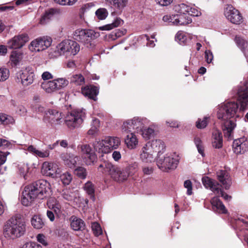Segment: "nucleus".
Returning a JSON list of instances; mask_svg holds the SVG:
<instances>
[{
    "label": "nucleus",
    "instance_id": "1",
    "mask_svg": "<svg viewBox=\"0 0 248 248\" xmlns=\"http://www.w3.org/2000/svg\"><path fill=\"white\" fill-rule=\"evenodd\" d=\"M238 104L235 102H227L218 107L217 116L221 120L222 128L225 136L231 138L232 133L236 127L235 119L238 114Z\"/></svg>",
    "mask_w": 248,
    "mask_h": 248
},
{
    "label": "nucleus",
    "instance_id": "2",
    "mask_svg": "<svg viewBox=\"0 0 248 248\" xmlns=\"http://www.w3.org/2000/svg\"><path fill=\"white\" fill-rule=\"evenodd\" d=\"M50 184L44 180H40L25 187L21 197V202L29 206L36 198L44 199L49 196Z\"/></svg>",
    "mask_w": 248,
    "mask_h": 248
},
{
    "label": "nucleus",
    "instance_id": "3",
    "mask_svg": "<svg viewBox=\"0 0 248 248\" xmlns=\"http://www.w3.org/2000/svg\"><path fill=\"white\" fill-rule=\"evenodd\" d=\"M26 232V224L20 215H16L4 224L3 234L8 240H15L23 236Z\"/></svg>",
    "mask_w": 248,
    "mask_h": 248
},
{
    "label": "nucleus",
    "instance_id": "4",
    "mask_svg": "<svg viewBox=\"0 0 248 248\" xmlns=\"http://www.w3.org/2000/svg\"><path fill=\"white\" fill-rule=\"evenodd\" d=\"M98 170L103 173H107L115 181L122 182L131 175L127 169H121L111 163L105 162L101 164Z\"/></svg>",
    "mask_w": 248,
    "mask_h": 248
},
{
    "label": "nucleus",
    "instance_id": "5",
    "mask_svg": "<svg viewBox=\"0 0 248 248\" xmlns=\"http://www.w3.org/2000/svg\"><path fill=\"white\" fill-rule=\"evenodd\" d=\"M97 34L93 30L86 29H77L73 34V38L82 43L86 47L93 48V40L96 37Z\"/></svg>",
    "mask_w": 248,
    "mask_h": 248
},
{
    "label": "nucleus",
    "instance_id": "6",
    "mask_svg": "<svg viewBox=\"0 0 248 248\" xmlns=\"http://www.w3.org/2000/svg\"><path fill=\"white\" fill-rule=\"evenodd\" d=\"M179 162L177 155L175 154L168 153L165 155H160L156 160L158 168L163 171L175 169Z\"/></svg>",
    "mask_w": 248,
    "mask_h": 248
},
{
    "label": "nucleus",
    "instance_id": "7",
    "mask_svg": "<svg viewBox=\"0 0 248 248\" xmlns=\"http://www.w3.org/2000/svg\"><path fill=\"white\" fill-rule=\"evenodd\" d=\"M85 115V113L83 110H74L67 115L65 123L70 128H76L82 123Z\"/></svg>",
    "mask_w": 248,
    "mask_h": 248
},
{
    "label": "nucleus",
    "instance_id": "8",
    "mask_svg": "<svg viewBox=\"0 0 248 248\" xmlns=\"http://www.w3.org/2000/svg\"><path fill=\"white\" fill-rule=\"evenodd\" d=\"M17 78L19 79L18 82H20L23 86H28L32 84L34 80V71L31 67L28 66L17 74Z\"/></svg>",
    "mask_w": 248,
    "mask_h": 248
},
{
    "label": "nucleus",
    "instance_id": "9",
    "mask_svg": "<svg viewBox=\"0 0 248 248\" xmlns=\"http://www.w3.org/2000/svg\"><path fill=\"white\" fill-rule=\"evenodd\" d=\"M51 43L52 39L50 37L43 36L31 41L29 47L31 51H40L48 48Z\"/></svg>",
    "mask_w": 248,
    "mask_h": 248
},
{
    "label": "nucleus",
    "instance_id": "10",
    "mask_svg": "<svg viewBox=\"0 0 248 248\" xmlns=\"http://www.w3.org/2000/svg\"><path fill=\"white\" fill-rule=\"evenodd\" d=\"M42 173L52 178H57L61 173L58 164L54 162H44L42 166Z\"/></svg>",
    "mask_w": 248,
    "mask_h": 248
},
{
    "label": "nucleus",
    "instance_id": "11",
    "mask_svg": "<svg viewBox=\"0 0 248 248\" xmlns=\"http://www.w3.org/2000/svg\"><path fill=\"white\" fill-rule=\"evenodd\" d=\"M224 15L232 23L240 24L243 22V17L238 10L232 5H228L225 9Z\"/></svg>",
    "mask_w": 248,
    "mask_h": 248
},
{
    "label": "nucleus",
    "instance_id": "12",
    "mask_svg": "<svg viewBox=\"0 0 248 248\" xmlns=\"http://www.w3.org/2000/svg\"><path fill=\"white\" fill-rule=\"evenodd\" d=\"M29 41V37L27 34H22L15 36L8 42L10 48L17 49L22 47Z\"/></svg>",
    "mask_w": 248,
    "mask_h": 248
},
{
    "label": "nucleus",
    "instance_id": "13",
    "mask_svg": "<svg viewBox=\"0 0 248 248\" xmlns=\"http://www.w3.org/2000/svg\"><path fill=\"white\" fill-rule=\"evenodd\" d=\"M234 152L236 154H242L248 150V138L243 137L235 140L233 142Z\"/></svg>",
    "mask_w": 248,
    "mask_h": 248
},
{
    "label": "nucleus",
    "instance_id": "14",
    "mask_svg": "<svg viewBox=\"0 0 248 248\" xmlns=\"http://www.w3.org/2000/svg\"><path fill=\"white\" fill-rule=\"evenodd\" d=\"M62 118V113L56 109L48 110L44 116L45 120L53 124H60Z\"/></svg>",
    "mask_w": 248,
    "mask_h": 248
},
{
    "label": "nucleus",
    "instance_id": "15",
    "mask_svg": "<svg viewBox=\"0 0 248 248\" xmlns=\"http://www.w3.org/2000/svg\"><path fill=\"white\" fill-rule=\"evenodd\" d=\"M82 154L84 155L87 165H90L96 159V156L89 145L84 144L80 146Z\"/></svg>",
    "mask_w": 248,
    "mask_h": 248
},
{
    "label": "nucleus",
    "instance_id": "16",
    "mask_svg": "<svg viewBox=\"0 0 248 248\" xmlns=\"http://www.w3.org/2000/svg\"><path fill=\"white\" fill-rule=\"evenodd\" d=\"M60 157L64 164L70 168L74 167L79 160L78 156L72 153H63L61 155Z\"/></svg>",
    "mask_w": 248,
    "mask_h": 248
},
{
    "label": "nucleus",
    "instance_id": "17",
    "mask_svg": "<svg viewBox=\"0 0 248 248\" xmlns=\"http://www.w3.org/2000/svg\"><path fill=\"white\" fill-rule=\"evenodd\" d=\"M238 100L244 108L248 105V82L241 86L237 91Z\"/></svg>",
    "mask_w": 248,
    "mask_h": 248
},
{
    "label": "nucleus",
    "instance_id": "18",
    "mask_svg": "<svg viewBox=\"0 0 248 248\" xmlns=\"http://www.w3.org/2000/svg\"><path fill=\"white\" fill-rule=\"evenodd\" d=\"M217 175L222 186L226 189H229L232 184V180L229 172L225 170H220L217 172Z\"/></svg>",
    "mask_w": 248,
    "mask_h": 248
},
{
    "label": "nucleus",
    "instance_id": "19",
    "mask_svg": "<svg viewBox=\"0 0 248 248\" xmlns=\"http://www.w3.org/2000/svg\"><path fill=\"white\" fill-rule=\"evenodd\" d=\"M153 151L147 142L142 148L140 153V158L143 162H151L153 160Z\"/></svg>",
    "mask_w": 248,
    "mask_h": 248
},
{
    "label": "nucleus",
    "instance_id": "20",
    "mask_svg": "<svg viewBox=\"0 0 248 248\" xmlns=\"http://www.w3.org/2000/svg\"><path fill=\"white\" fill-rule=\"evenodd\" d=\"M152 150L154 153H157V157L164 152L165 150V145L163 141L160 140H153L151 142H148Z\"/></svg>",
    "mask_w": 248,
    "mask_h": 248
},
{
    "label": "nucleus",
    "instance_id": "21",
    "mask_svg": "<svg viewBox=\"0 0 248 248\" xmlns=\"http://www.w3.org/2000/svg\"><path fill=\"white\" fill-rule=\"evenodd\" d=\"M202 183L206 188H209L215 193H219L220 186L218 183L208 177L204 176L202 178Z\"/></svg>",
    "mask_w": 248,
    "mask_h": 248
},
{
    "label": "nucleus",
    "instance_id": "22",
    "mask_svg": "<svg viewBox=\"0 0 248 248\" xmlns=\"http://www.w3.org/2000/svg\"><path fill=\"white\" fill-rule=\"evenodd\" d=\"M71 228L75 231H82L85 229L84 221L75 216H72L70 218Z\"/></svg>",
    "mask_w": 248,
    "mask_h": 248
},
{
    "label": "nucleus",
    "instance_id": "23",
    "mask_svg": "<svg viewBox=\"0 0 248 248\" xmlns=\"http://www.w3.org/2000/svg\"><path fill=\"white\" fill-rule=\"evenodd\" d=\"M81 92L85 96L96 101L97 100V95L99 93V89L95 86H87L82 88Z\"/></svg>",
    "mask_w": 248,
    "mask_h": 248
},
{
    "label": "nucleus",
    "instance_id": "24",
    "mask_svg": "<svg viewBox=\"0 0 248 248\" xmlns=\"http://www.w3.org/2000/svg\"><path fill=\"white\" fill-rule=\"evenodd\" d=\"M210 202L212 206L213 210L215 212L223 214L226 213L227 210L225 206L219 199L218 197H215L213 198Z\"/></svg>",
    "mask_w": 248,
    "mask_h": 248
},
{
    "label": "nucleus",
    "instance_id": "25",
    "mask_svg": "<svg viewBox=\"0 0 248 248\" xmlns=\"http://www.w3.org/2000/svg\"><path fill=\"white\" fill-rule=\"evenodd\" d=\"M125 144L129 149H134L138 144V140L136 136L133 133L127 134L125 139Z\"/></svg>",
    "mask_w": 248,
    "mask_h": 248
},
{
    "label": "nucleus",
    "instance_id": "26",
    "mask_svg": "<svg viewBox=\"0 0 248 248\" xmlns=\"http://www.w3.org/2000/svg\"><path fill=\"white\" fill-rule=\"evenodd\" d=\"M105 1L120 13L126 6L127 3V0H105Z\"/></svg>",
    "mask_w": 248,
    "mask_h": 248
},
{
    "label": "nucleus",
    "instance_id": "27",
    "mask_svg": "<svg viewBox=\"0 0 248 248\" xmlns=\"http://www.w3.org/2000/svg\"><path fill=\"white\" fill-rule=\"evenodd\" d=\"M174 20L175 25H185L192 22V19L187 14L176 15Z\"/></svg>",
    "mask_w": 248,
    "mask_h": 248
},
{
    "label": "nucleus",
    "instance_id": "28",
    "mask_svg": "<svg viewBox=\"0 0 248 248\" xmlns=\"http://www.w3.org/2000/svg\"><path fill=\"white\" fill-rule=\"evenodd\" d=\"M212 145L215 148H220L222 146V137L221 133L218 130L213 133Z\"/></svg>",
    "mask_w": 248,
    "mask_h": 248
},
{
    "label": "nucleus",
    "instance_id": "29",
    "mask_svg": "<svg viewBox=\"0 0 248 248\" xmlns=\"http://www.w3.org/2000/svg\"><path fill=\"white\" fill-rule=\"evenodd\" d=\"M69 40H64L59 43L56 47V52L60 55L68 56Z\"/></svg>",
    "mask_w": 248,
    "mask_h": 248
},
{
    "label": "nucleus",
    "instance_id": "30",
    "mask_svg": "<svg viewBox=\"0 0 248 248\" xmlns=\"http://www.w3.org/2000/svg\"><path fill=\"white\" fill-rule=\"evenodd\" d=\"M93 146L96 151L98 153L107 154L109 153V148L106 144V140H96L93 143Z\"/></svg>",
    "mask_w": 248,
    "mask_h": 248
},
{
    "label": "nucleus",
    "instance_id": "31",
    "mask_svg": "<svg viewBox=\"0 0 248 248\" xmlns=\"http://www.w3.org/2000/svg\"><path fill=\"white\" fill-rule=\"evenodd\" d=\"M41 87L47 93H51L57 91L56 83L54 79L51 81H44L41 83Z\"/></svg>",
    "mask_w": 248,
    "mask_h": 248
},
{
    "label": "nucleus",
    "instance_id": "32",
    "mask_svg": "<svg viewBox=\"0 0 248 248\" xmlns=\"http://www.w3.org/2000/svg\"><path fill=\"white\" fill-rule=\"evenodd\" d=\"M106 144L109 148V152L116 149L120 145L121 141L119 138L115 137H108L105 138Z\"/></svg>",
    "mask_w": 248,
    "mask_h": 248
},
{
    "label": "nucleus",
    "instance_id": "33",
    "mask_svg": "<svg viewBox=\"0 0 248 248\" xmlns=\"http://www.w3.org/2000/svg\"><path fill=\"white\" fill-rule=\"evenodd\" d=\"M48 208L52 210L56 215L61 213V205L56 199L50 198L47 202Z\"/></svg>",
    "mask_w": 248,
    "mask_h": 248
},
{
    "label": "nucleus",
    "instance_id": "34",
    "mask_svg": "<svg viewBox=\"0 0 248 248\" xmlns=\"http://www.w3.org/2000/svg\"><path fill=\"white\" fill-rule=\"evenodd\" d=\"M57 12V10L54 8L46 10L40 19V23L42 25L46 24L49 20Z\"/></svg>",
    "mask_w": 248,
    "mask_h": 248
},
{
    "label": "nucleus",
    "instance_id": "35",
    "mask_svg": "<svg viewBox=\"0 0 248 248\" xmlns=\"http://www.w3.org/2000/svg\"><path fill=\"white\" fill-rule=\"evenodd\" d=\"M235 42L238 46L243 50L244 52L247 61H248V54L246 51V49H248V42L245 40L243 38L236 36L235 39Z\"/></svg>",
    "mask_w": 248,
    "mask_h": 248
},
{
    "label": "nucleus",
    "instance_id": "36",
    "mask_svg": "<svg viewBox=\"0 0 248 248\" xmlns=\"http://www.w3.org/2000/svg\"><path fill=\"white\" fill-rule=\"evenodd\" d=\"M69 50L68 56H74L76 55L80 50V46L77 42L75 41L69 40Z\"/></svg>",
    "mask_w": 248,
    "mask_h": 248
},
{
    "label": "nucleus",
    "instance_id": "37",
    "mask_svg": "<svg viewBox=\"0 0 248 248\" xmlns=\"http://www.w3.org/2000/svg\"><path fill=\"white\" fill-rule=\"evenodd\" d=\"M32 226L36 229H41L45 225V222L40 216L34 215L31 219Z\"/></svg>",
    "mask_w": 248,
    "mask_h": 248
},
{
    "label": "nucleus",
    "instance_id": "38",
    "mask_svg": "<svg viewBox=\"0 0 248 248\" xmlns=\"http://www.w3.org/2000/svg\"><path fill=\"white\" fill-rule=\"evenodd\" d=\"M23 58L22 53L17 51H14L10 56V60L12 65H18Z\"/></svg>",
    "mask_w": 248,
    "mask_h": 248
},
{
    "label": "nucleus",
    "instance_id": "39",
    "mask_svg": "<svg viewBox=\"0 0 248 248\" xmlns=\"http://www.w3.org/2000/svg\"><path fill=\"white\" fill-rule=\"evenodd\" d=\"M122 21L120 18H116L112 23L99 27V29L101 31H109L120 26Z\"/></svg>",
    "mask_w": 248,
    "mask_h": 248
},
{
    "label": "nucleus",
    "instance_id": "40",
    "mask_svg": "<svg viewBox=\"0 0 248 248\" xmlns=\"http://www.w3.org/2000/svg\"><path fill=\"white\" fill-rule=\"evenodd\" d=\"M134 130L133 119L124 121L122 126V131L123 133L128 134L132 133Z\"/></svg>",
    "mask_w": 248,
    "mask_h": 248
},
{
    "label": "nucleus",
    "instance_id": "41",
    "mask_svg": "<svg viewBox=\"0 0 248 248\" xmlns=\"http://www.w3.org/2000/svg\"><path fill=\"white\" fill-rule=\"evenodd\" d=\"M144 121L143 119L134 117L133 119L134 130L137 132H140L144 127Z\"/></svg>",
    "mask_w": 248,
    "mask_h": 248
},
{
    "label": "nucleus",
    "instance_id": "42",
    "mask_svg": "<svg viewBox=\"0 0 248 248\" xmlns=\"http://www.w3.org/2000/svg\"><path fill=\"white\" fill-rule=\"evenodd\" d=\"M83 189L91 198L94 199V186L92 182H87L83 186Z\"/></svg>",
    "mask_w": 248,
    "mask_h": 248
},
{
    "label": "nucleus",
    "instance_id": "43",
    "mask_svg": "<svg viewBox=\"0 0 248 248\" xmlns=\"http://www.w3.org/2000/svg\"><path fill=\"white\" fill-rule=\"evenodd\" d=\"M11 104L15 108V110L16 113L20 116H26L27 113L26 108L22 105H16V102L12 100L11 101Z\"/></svg>",
    "mask_w": 248,
    "mask_h": 248
},
{
    "label": "nucleus",
    "instance_id": "44",
    "mask_svg": "<svg viewBox=\"0 0 248 248\" xmlns=\"http://www.w3.org/2000/svg\"><path fill=\"white\" fill-rule=\"evenodd\" d=\"M99 126V120L98 119L93 120L91 125V127L88 131V134L91 136H94L97 134Z\"/></svg>",
    "mask_w": 248,
    "mask_h": 248
},
{
    "label": "nucleus",
    "instance_id": "45",
    "mask_svg": "<svg viewBox=\"0 0 248 248\" xmlns=\"http://www.w3.org/2000/svg\"><path fill=\"white\" fill-rule=\"evenodd\" d=\"M70 82L77 85H81L84 83L85 79L81 74H75L71 77Z\"/></svg>",
    "mask_w": 248,
    "mask_h": 248
},
{
    "label": "nucleus",
    "instance_id": "46",
    "mask_svg": "<svg viewBox=\"0 0 248 248\" xmlns=\"http://www.w3.org/2000/svg\"><path fill=\"white\" fill-rule=\"evenodd\" d=\"M140 133L142 137L145 140H149L154 137L155 135L154 129L150 127L143 128Z\"/></svg>",
    "mask_w": 248,
    "mask_h": 248
},
{
    "label": "nucleus",
    "instance_id": "47",
    "mask_svg": "<svg viewBox=\"0 0 248 248\" xmlns=\"http://www.w3.org/2000/svg\"><path fill=\"white\" fill-rule=\"evenodd\" d=\"M58 177H60L62 184L64 185H68L70 184L72 180V176L69 172H65L62 174H60Z\"/></svg>",
    "mask_w": 248,
    "mask_h": 248
},
{
    "label": "nucleus",
    "instance_id": "48",
    "mask_svg": "<svg viewBox=\"0 0 248 248\" xmlns=\"http://www.w3.org/2000/svg\"><path fill=\"white\" fill-rule=\"evenodd\" d=\"M189 6L185 4L181 3L180 4L175 5L174 9L176 12L179 14H184L186 15L188 12Z\"/></svg>",
    "mask_w": 248,
    "mask_h": 248
},
{
    "label": "nucleus",
    "instance_id": "49",
    "mask_svg": "<svg viewBox=\"0 0 248 248\" xmlns=\"http://www.w3.org/2000/svg\"><path fill=\"white\" fill-rule=\"evenodd\" d=\"M74 172L78 178L81 179H85L88 174L86 169L82 167H78L75 170Z\"/></svg>",
    "mask_w": 248,
    "mask_h": 248
},
{
    "label": "nucleus",
    "instance_id": "50",
    "mask_svg": "<svg viewBox=\"0 0 248 248\" xmlns=\"http://www.w3.org/2000/svg\"><path fill=\"white\" fill-rule=\"evenodd\" d=\"M29 171V167L27 164H22L18 165V173L25 180L27 179V174Z\"/></svg>",
    "mask_w": 248,
    "mask_h": 248
},
{
    "label": "nucleus",
    "instance_id": "51",
    "mask_svg": "<svg viewBox=\"0 0 248 248\" xmlns=\"http://www.w3.org/2000/svg\"><path fill=\"white\" fill-rule=\"evenodd\" d=\"M54 80L56 83L57 90L65 87L69 83L68 80L64 78H58Z\"/></svg>",
    "mask_w": 248,
    "mask_h": 248
},
{
    "label": "nucleus",
    "instance_id": "52",
    "mask_svg": "<svg viewBox=\"0 0 248 248\" xmlns=\"http://www.w3.org/2000/svg\"><path fill=\"white\" fill-rule=\"evenodd\" d=\"M95 15L99 20H103L107 17L108 12L105 8H99L96 11Z\"/></svg>",
    "mask_w": 248,
    "mask_h": 248
},
{
    "label": "nucleus",
    "instance_id": "53",
    "mask_svg": "<svg viewBox=\"0 0 248 248\" xmlns=\"http://www.w3.org/2000/svg\"><path fill=\"white\" fill-rule=\"evenodd\" d=\"M9 70L6 68H0V82H3L9 77Z\"/></svg>",
    "mask_w": 248,
    "mask_h": 248
},
{
    "label": "nucleus",
    "instance_id": "54",
    "mask_svg": "<svg viewBox=\"0 0 248 248\" xmlns=\"http://www.w3.org/2000/svg\"><path fill=\"white\" fill-rule=\"evenodd\" d=\"M194 143L197 147L199 153L202 156H204V149L202 145L201 139L198 137L194 138Z\"/></svg>",
    "mask_w": 248,
    "mask_h": 248
},
{
    "label": "nucleus",
    "instance_id": "55",
    "mask_svg": "<svg viewBox=\"0 0 248 248\" xmlns=\"http://www.w3.org/2000/svg\"><path fill=\"white\" fill-rule=\"evenodd\" d=\"M13 119L4 114H0V124L7 125L12 123Z\"/></svg>",
    "mask_w": 248,
    "mask_h": 248
},
{
    "label": "nucleus",
    "instance_id": "56",
    "mask_svg": "<svg viewBox=\"0 0 248 248\" xmlns=\"http://www.w3.org/2000/svg\"><path fill=\"white\" fill-rule=\"evenodd\" d=\"M92 229L95 235L98 236L102 234L101 226L97 222H94L92 223Z\"/></svg>",
    "mask_w": 248,
    "mask_h": 248
},
{
    "label": "nucleus",
    "instance_id": "57",
    "mask_svg": "<svg viewBox=\"0 0 248 248\" xmlns=\"http://www.w3.org/2000/svg\"><path fill=\"white\" fill-rule=\"evenodd\" d=\"M175 40L181 45L184 44L186 41V37L184 33L181 31H178L176 36Z\"/></svg>",
    "mask_w": 248,
    "mask_h": 248
},
{
    "label": "nucleus",
    "instance_id": "58",
    "mask_svg": "<svg viewBox=\"0 0 248 248\" xmlns=\"http://www.w3.org/2000/svg\"><path fill=\"white\" fill-rule=\"evenodd\" d=\"M208 117H204L202 120L199 119L196 123V126L198 128H204L207 124Z\"/></svg>",
    "mask_w": 248,
    "mask_h": 248
},
{
    "label": "nucleus",
    "instance_id": "59",
    "mask_svg": "<svg viewBox=\"0 0 248 248\" xmlns=\"http://www.w3.org/2000/svg\"><path fill=\"white\" fill-rule=\"evenodd\" d=\"M184 187L187 189L186 193L188 195H191L192 194V184L189 180H187L184 182Z\"/></svg>",
    "mask_w": 248,
    "mask_h": 248
},
{
    "label": "nucleus",
    "instance_id": "60",
    "mask_svg": "<svg viewBox=\"0 0 248 248\" xmlns=\"http://www.w3.org/2000/svg\"><path fill=\"white\" fill-rule=\"evenodd\" d=\"M188 12L187 15L193 16H198L201 15V13L195 7H191L189 6Z\"/></svg>",
    "mask_w": 248,
    "mask_h": 248
},
{
    "label": "nucleus",
    "instance_id": "61",
    "mask_svg": "<svg viewBox=\"0 0 248 248\" xmlns=\"http://www.w3.org/2000/svg\"><path fill=\"white\" fill-rule=\"evenodd\" d=\"M62 197L67 201H70L73 199V193L69 190L63 191L62 193Z\"/></svg>",
    "mask_w": 248,
    "mask_h": 248
},
{
    "label": "nucleus",
    "instance_id": "62",
    "mask_svg": "<svg viewBox=\"0 0 248 248\" xmlns=\"http://www.w3.org/2000/svg\"><path fill=\"white\" fill-rule=\"evenodd\" d=\"M21 248H42V247L36 243L30 242L24 244Z\"/></svg>",
    "mask_w": 248,
    "mask_h": 248
},
{
    "label": "nucleus",
    "instance_id": "63",
    "mask_svg": "<svg viewBox=\"0 0 248 248\" xmlns=\"http://www.w3.org/2000/svg\"><path fill=\"white\" fill-rule=\"evenodd\" d=\"M37 240L45 246H47L48 244L46 237L43 234H39L37 235Z\"/></svg>",
    "mask_w": 248,
    "mask_h": 248
},
{
    "label": "nucleus",
    "instance_id": "64",
    "mask_svg": "<svg viewBox=\"0 0 248 248\" xmlns=\"http://www.w3.org/2000/svg\"><path fill=\"white\" fill-rule=\"evenodd\" d=\"M11 143L10 142L5 139H0V147H1L2 149H5L7 148H9L11 146Z\"/></svg>",
    "mask_w": 248,
    "mask_h": 248
}]
</instances>
